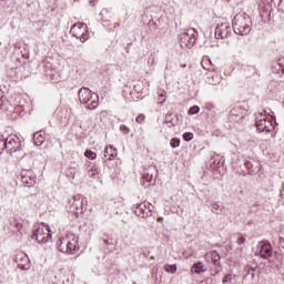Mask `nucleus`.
Wrapping results in <instances>:
<instances>
[{"label": "nucleus", "mask_w": 284, "mask_h": 284, "mask_svg": "<svg viewBox=\"0 0 284 284\" xmlns=\"http://www.w3.org/2000/svg\"><path fill=\"white\" fill-rule=\"evenodd\" d=\"M134 214L140 216V219H150L152 212L154 211V205L149 202H142L132 206Z\"/></svg>", "instance_id": "nucleus-10"}, {"label": "nucleus", "mask_w": 284, "mask_h": 284, "mask_svg": "<svg viewBox=\"0 0 284 284\" xmlns=\"http://www.w3.org/2000/svg\"><path fill=\"white\" fill-rule=\"evenodd\" d=\"M158 101L161 105H163V103H165V101H166L165 91H163L162 93L159 94Z\"/></svg>", "instance_id": "nucleus-35"}, {"label": "nucleus", "mask_w": 284, "mask_h": 284, "mask_svg": "<svg viewBox=\"0 0 284 284\" xmlns=\"http://www.w3.org/2000/svg\"><path fill=\"white\" fill-rule=\"evenodd\" d=\"M212 261H213L214 265H219L221 263V262H219V261H221V255H219V253H216V252H213Z\"/></svg>", "instance_id": "nucleus-28"}, {"label": "nucleus", "mask_w": 284, "mask_h": 284, "mask_svg": "<svg viewBox=\"0 0 284 284\" xmlns=\"http://www.w3.org/2000/svg\"><path fill=\"white\" fill-rule=\"evenodd\" d=\"M143 179L144 181H146V183H152L153 181H156V170L153 166L145 169L143 171Z\"/></svg>", "instance_id": "nucleus-17"}, {"label": "nucleus", "mask_w": 284, "mask_h": 284, "mask_svg": "<svg viewBox=\"0 0 284 284\" xmlns=\"http://www.w3.org/2000/svg\"><path fill=\"white\" fill-rule=\"evenodd\" d=\"M70 34L75 37V39H80L81 43H85L90 38V33H88V24L81 22L73 24Z\"/></svg>", "instance_id": "nucleus-9"}, {"label": "nucleus", "mask_w": 284, "mask_h": 284, "mask_svg": "<svg viewBox=\"0 0 284 284\" xmlns=\"http://www.w3.org/2000/svg\"><path fill=\"white\" fill-rule=\"evenodd\" d=\"M31 239L39 244L48 243V241L52 240V231H50V226L45 224H37L34 225Z\"/></svg>", "instance_id": "nucleus-5"}, {"label": "nucleus", "mask_w": 284, "mask_h": 284, "mask_svg": "<svg viewBox=\"0 0 284 284\" xmlns=\"http://www.w3.org/2000/svg\"><path fill=\"white\" fill-rule=\"evenodd\" d=\"M103 243H104V245H108V244H110V240L103 239Z\"/></svg>", "instance_id": "nucleus-45"}, {"label": "nucleus", "mask_w": 284, "mask_h": 284, "mask_svg": "<svg viewBox=\"0 0 284 284\" xmlns=\"http://www.w3.org/2000/svg\"><path fill=\"white\" fill-rule=\"evenodd\" d=\"M163 221V217H159L158 222L161 223Z\"/></svg>", "instance_id": "nucleus-47"}, {"label": "nucleus", "mask_w": 284, "mask_h": 284, "mask_svg": "<svg viewBox=\"0 0 284 284\" xmlns=\"http://www.w3.org/2000/svg\"><path fill=\"white\" fill-rule=\"evenodd\" d=\"M21 181L24 187H34L37 185V174L32 170H22L20 172Z\"/></svg>", "instance_id": "nucleus-13"}, {"label": "nucleus", "mask_w": 284, "mask_h": 284, "mask_svg": "<svg viewBox=\"0 0 284 284\" xmlns=\"http://www.w3.org/2000/svg\"><path fill=\"white\" fill-rule=\"evenodd\" d=\"M84 155L87 156V159H91V161H94V159H97V153H94L90 150H87Z\"/></svg>", "instance_id": "nucleus-31"}, {"label": "nucleus", "mask_w": 284, "mask_h": 284, "mask_svg": "<svg viewBox=\"0 0 284 284\" xmlns=\"http://www.w3.org/2000/svg\"><path fill=\"white\" fill-rule=\"evenodd\" d=\"M135 121H136V123H140V124L144 123V122H145V114L140 113V114L135 118Z\"/></svg>", "instance_id": "nucleus-36"}, {"label": "nucleus", "mask_w": 284, "mask_h": 284, "mask_svg": "<svg viewBox=\"0 0 284 284\" xmlns=\"http://www.w3.org/2000/svg\"><path fill=\"white\" fill-rule=\"evenodd\" d=\"M245 244V237L244 236H240L237 239V245H244Z\"/></svg>", "instance_id": "nucleus-41"}, {"label": "nucleus", "mask_w": 284, "mask_h": 284, "mask_svg": "<svg viewBox=\"0 0 284 284\" xmlns=\"http://www.w3.org/2000/svg\"><path fill=\"white\" fill-rule=\"evenodd\" d=\"M199 112H201V108H199V105H193L189 110V114H199Z\"/></svg>", "instance_id": "nucleus-32"}, {"label": "nucleus", "mask_w": 284, "mask_h": 284, "mask_svg": "<svg viewBox=\"0 0 284 284\" xmlns=\"http://www.w3.org/2000/svg\"><path fill=\"white\" fill-rule=\"evenodd\" d=\"M171 148H179L181 145V140L179 138H173L170 142Z\"/></svg>", "instance_id": "nucleus-29"}, {"label": "nucleus", "mask_w": 284, "mask_h": 284, "mask_svg": "<svg viewBox=\"0 0 284 284\" xmlns=\"http://www.w3.org/2000/svg\"><path fill=\"white\" fill-rule=\"evenodd\" d=\"M272 14V6L266 7V16L262 14V17H270Z\"/></svg>", "instance_id": "nucleus-40"}, {"label": "nucleus", "mask_w": 284, "mask_h": 284, "mask_svg": "<svg viewBox=\"0 0 284 284\" xmlns=\"http://www.w3.org/2000/svg\"><path fill=\"white\" fill-rule=\"evenodd\" d=\"M278 10L284 12V0H280V2H278Z\"/></svg>", "instance_id": "nucleus-43"}, {"label": "nucleus", "mask_w": 284, "mask_h": 284, "mask_svg": "<svg viewBox=\"0 0 284 284\" xmlns=\"http://www.w3.org/2000/svg\"><path fill=\"white\" fill-rule=\"evenodd\" d=\"M211 207H212L213 214H224V215H227V213L224 212L225 207L222 206L219 202H213L211 204Z\"/></svg>", "instance_id": "nucleus-21"}, {"label": "nucleus", "mask_w": 284, "mask_h": 284, "mask_svg": "<svg viewBox=\"0 0 284 284\" xmlns=\"http://www.w3.org/2000/svg\"><path fill=\"white\" fill-rule=\"evenodd\" d=\"M245 116H247V109H245V106H243L242 104H236L230 111L229 119H230V121L239 123V122L243 121V119H245Z\"/></svg>", "instance_id": "nucleus-11"}, {"label": "nucleus", "mask_w": 284, "mask_h": 284, "mask_svg": "<svg viewBox=\"0 0 284 284\" xmlns=\"http://www.w3.org/2000/svg\"><path fill=\"white\" fill-rule=\"evenodd\" d=\"M232 34V27H230V23L224 22L221 24H217L215 28V39H227Z\"/></svg>", "instance_id": "nucleus-14"}, {"label": "nucleus", "mask_w": 284, "mask_h": 284, "mask_svg": "<svg viewBox=\"0 0 284 284\" xmlns=\"http://www.w3.org/2000/svg\"><path fill=\"white\" fill-rule=\"evenodd\" d=\"M233 31L235 34H241V37L250 34L252 32V18L245 12L235 14L233 19Z\"/></svg>", "instance_id": "nucleus-1"}, {"label": "nucleus", "mask_w": 284, "mask_h": 284, "mask_svg": "<svg viewBox=\"0 0 284 284\" xmlns=\"http://www.w3.org/2000/svg\"><path fill=\"white\" fill-rule=\"evenodd\" d=\"M24 270H30V257L24 254Z\"/></svg>", "instance_id": "nucleus-38"}, {"label": "nucleus", "mask_w": 284, "mask_h": 284, "mask_svg": "<svg viewBox=\"0 0 284 284\" xmlns=\"http://www.w3.org/2000/svg\"><path fill=\"white\" fill-rule=\"evenodd\" d=\"M165 271L169 272L170 274H176V264L168 265L165 267Z\"/></svg>", "instance_id": "nucleus-33"}, {"label": "nucleus", "mask_w": 284, "mask_h": 284, "mask_svg": "<svg viewBox=\"0 0 284 284\" xmlns=\"http://www.w3.org/2000/svg\"><path fill=\"white\" fill-rule=\"evenodd\" d=\"M78 94L80 103L88 105V110H97L99 108V97H94L89 88H81Z\"/></svg>", "instance_id": "nucleus-3"}, {"label": "nucleus", "mask_w": 284, "mask_h": 284, "mask_svg": "<svg viewBox=\"0 0 284 284\" xmlns=\"http://www.w3.org/2000/svg\"><path fill=\"white\" fill-rule=\"evenodd\" d=\"M172 116H173L172 112H168L165 115L164 123H170L169 128H174V125H176V122Z\"/></svg>", "instance_id": "nucleus-25"}, {"label": "nucleus", "mask_w": 284, "mask_h": 284, "mask_svg": "<svg viewBox=\"0 0 284 284\" xmlns=\"http://www.w3.org/2000/svg\"><path fill=\"white\" fill-rule=\"evenodd\" d=\"M181 68H187V64H181Z\"/></svg>", "instance_id": "nucleus-48"}, {"label": "nucleus", "mask_w": 284, "mask_h": 284, "mask_svg": "<svg viewBox=\"0 0 284 284\" xmlns=\"http://www.w3.org/2000/svg\"><path fill=\"white\" fill-rule=\"evenodd\" d=\"M120 130H121V132H123L124 134H130V128L125 126V124H121V125H120Z\"/></svg>", "instance_id": "nucleus-39"}, {"label": "nucleus", "mask_w": 284, "mask_h": 284, "mask_svg": "<svg viewBox=\"0 0 284 284\" xmlns=\"http://www.w3.org/2000/svg\"><path fill=\"white\" fill-rule=\"evenodd\" d=\"M88 176H90V179H97V176H99V170L93 166L88 171Z\"/></svg>", "instance_id": "nucleus-26"}, {"label": "nucleus", "mask_w": 284, "mask_h": 284, "mask_svg": "<svg viewBox=\"0 0 284 284\" xmlns=\"http://www.w3.org/2000/svg\"><path fill=\"white\" fill-rule=\"evenodd\" d=\"M87 205L88 200L83 195L77 194L69 200L67 209L70 214L79 216V214H83V210H85Z\"/></svg>", "instance_id": "nucleus-4"}, {"label": "nucleus", "mask_w": 284, "mask_h": 284, "mask_svg": "<svg viewBox=\"0 0 284 284\" xmlns=\"http://www.w3.org/2000/svg\"><path fill=\"white\" fill-rule=\"evenodd\" d=\"M234 278H236V275L229 273L222 278V284H234Z\"/></svg>", "instance_id": "nucleus-24"}, {"label": "nucleus", "mask_w": 284, "mask_h": 284, "mask_svg": "<svg viewBox=\"0 0 284 284\" xmlns=\"http://www.w3.org/2000/svg\"><path fill=\"white\" fill-rule=\"evenodd\" d=\"M179 39L182 49L193 48V45L196 43V39H199V32H196V29L193 28L184 30L179 34Z\"/></svg>", "instance_id": "nucleus-8"}, {"label": "nucleus", "mask_w": 284, "mask_h": 284, "mask_svg": "<svg viewBox=\"0 0 284 284\" xmlns=\"http://www.w3.org/2000/svg\"><path fill=\"white\" fill-rule=\"evenodd\" d=\"M272 74L275 81H284V58L278 59L277 64L272 68Z\"/></svg>", "instance_id": "nucleus-16"}, {"label": "nucleus", "mask_w": 284, "mask_h": 284, "mask_svg": "<svg viewBox=\"0 0 284 284\" xmlns=\"http://www.w3.org/2000/svg\"><path fill=\"white\" fill-rule=\"evenodd\" d=\"M276 115H271V119L267 120L263 113L260 114V119L256 118L255 120V126L258 132H266V134H270L273 130L276 129Z\"/></svg>", "instance_id": "nucleus-6"}, {"label": "nucleus", "mask_w": 284, "mask_h": 284, "mask_svg": "<svg viewBox=\"0 0 284 284\" xmlns=\"http://www.w3.org/2000/svg\"><path fill=\"white\" fill-rule=\"evenodd\" d=\"M100 14L102 17V20L108 21V19H105V14H108V9H103Z\"/></svg>", "instance_id": "nucleus-42"}, {"label": "nucleus", "mask_w": 284, "mask_h": 284, "mask_svg": "<svg viewBox=\"0 0 284 284\" xmlns=\"http://www.w3.org/2000/svg\"><path fill=\"white\" fill-rule=\"evenodd\" d=\"M273 254L272 244L267 241H261L257 245V250L255 252V256H260V258H270Z\"/></svg>", "instance_id": "nucleus-12"}, {"label": "nucleus", "mask_w": 284, "mask_h": 284, "mask_svg": "<svg viewBox=\"0 0 284 284\" xmlns=\"http://www.w3.org/2000/svg\"><path fill=\"white\" fill-rule=\"evenodd\" d=\"M192 139H194V133H192V132L183 133V140L184 141H192Z\"/></svg>", "instance_id": "nucleus-34"}, {"label": "nucleus", "mask_w": 284, "mask_h": 284, "mask_svg": "<svg viewBox=\"0 0 284 284\" xmlns=\"http://www.w3.org/2000/svg\"><path fill=\"white\" fill-rule=\"evenodd\" d=\"M206 83L210 85H219V83H221V77L214 72H211L206 78Z\"/></svg>", "instance_id": "nucleus-20"}, {"label": "nucleus", "mask_w": 284, "mask_h": 284, "mask_svg": "<svg viewBox=\"0 0 284 284\" xmlns=\"http://www.w3.org/2000/svg\"><path fill=\"white\" fill-rule=\"evenodd\" d=\"M119 155V151L112 145H109L104 150V158L108 159L109 161H113V159H116Z\"/></svg>", "instance_id": "nucleus-18"}, {"label": "nucleus", "mask_w": 284, "mask_h": 284, "mask_svg": "<svg viewBox=\"0 0 284 284\" xmlns=\"http://www.w3.org/2000/svg\"><path fill=\"white\" fill-rule=\"evenodd\" d=\"M44 68L47 69L45 72L48 74V70H52V65L44 64Z\"/></svg>", "instance_id": "nucleus-44"}, {"label": "nucleus", "mask_w": 284, "mask_h": 284, "mask_svg": "<svg viewBox=\"0 0 284 284\" xmlns=\"http://www.w3.org/2000/svg\"><path fill=\"white\" fill-rule=\"evenodd\" d=\"M44 142H45V133L44 132L39 131V132L33 133L34 145H37V146L43 145Z\"/></svg>", "instance_id": "nucleus-19"}, {"label": "nucleus", "mask_w": 284, "mask_h": 284, "mask_svg": "<svg viewBox=\"0 0 284 284\" xmlns=\"http://www.w3.org/2000/svg\"><path fill=\"white\" fill-rule=\"evenodd\" d=\"M4 99H6V95H4L3 91L0 90V110L3 109Z\"/></svg>", "instance_id": "nucleus-37"}, {"label": "nucleus", "mask_w": 284, "mask_h": 284, "mask_svg": "<svg viewBox=\"0 0 284 284\" xmlns=\"http://www.w3.org/2000/svg\"><path fill=\"white\" fill-rule=\"evenodd\" d=\"M58 250L63 254H74V252L79 250L77 237H74V235H68L67 237H63L58 243Z\"/></svg>", "instance_id": "nucleus-7"}, {"label": "nucleus", "mask_w": 284, "mask_h": 284, "mask_svg": "<svg viewBox=\"0 0 284 284\" xmlns=\"http://www.w3.org/2000/svg\"><path fill=\"white\" fill-rule=\"evenodd\" d=\"M205 264L203 262H197L193 265L192 272L194 274H201V272H206Z\"/></svg>", "instance_id": "nucleus-23"}, {"label": "nucleus", "mask_w": 284, "mask_h": 284, "mask_svg": "<svg viewBox=\"0 0 284 284\" xmlns=\"http://www.w3.org/2000/svg\"><path fill=\"white\" fill-rule=\"evenodd\" d=\"M201 67L206 72H214V65L212 64V60H210V59H203L201 62Z\"/></svg>", "instance_id": "nucleus-22"}, {"label": "nucleus", "mask_w": 284, "mask_h": 284, "mask_svg": "<svg viewBox=\"0 0 284 284\" xmlns=\"http://www.w3.org/2000/svg\"><path fill=\"white\" fill-rule=\"evenodd\" d=\"M281 196H282V199H284V185H283V189L281 191Z\"/></svg>", "instance_id": "nucleus-46"}, {"label": "nucleus", "mask_w": 284, "mask_h": 284, "mask_svg": "<svg viewBox=\"0 0 284 284\" xmlns=\"http://www.w3.org/2000/svg\"><path fill=\"white\" fill-rule=\"evenodd\" d=\"M244 165L248 170V174H254V172H256V169H254V165H252V162L245 161Z\"/></svg>", "instance_id": "nucleus-27"}, {"label": "nucleus", "mask_w": 284, "mask_h": 284, "mask_svg": "<svg viewBox=\"0 0 284 284\" xmlns=\"http://www.w3.org/2000/svg\"><path fill=\"white\" fill-rule=\"evenodd\" d=\"M4 150L7 154H10V156H13L14 159H23V156H26L21 139L17 135L4 138Z\"/></svg>", "instance_id": "nucleus-2"}, {"label": "nucleus", "mask_w": 284, "mask_h": 284, "mask_svg": "<svg viewBox=\"0 0 284 284\" xmlns=\"http://www.w3.org/2000/svg\"><path fill=\"white\" fill-rule=\"evenodd\" d=\"M6 150V138L3 135L0 136V154H3V151Z\"/></svg>", "instance_id": "nucleus-30"}, {"label": "nucleus", "mask_w": 284, "mask_h": 284, "mask_svg": "<svg viewBox=\"0 0 284 284\" xmlns=\"http://www.w3.org/2000/svg\"><path fill=\"white\" fill-rule=\"evenodd\" d=\"M211 165H213V170H216L219 174H225V158L215 154L210 160Z\"/></svg>", "instance_id": "nucleus-15"}]
</instances>
